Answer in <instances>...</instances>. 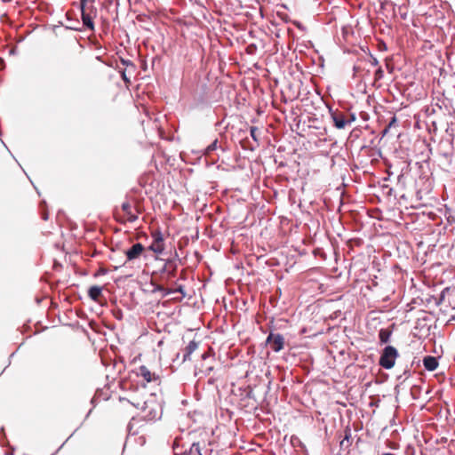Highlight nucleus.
Masks as SVG:
<instances>
[{"instance_id":"nucleus-22","label":"nucleus","mask_w":455,"mask_h":455,"mask_svg":"<svg viewBox=\"0 0 455 455\" xmlns=\"http://www.w3.org/2000/svg\"><path fill=\"white\" fill-rule=\"evenodd\" d=\"M213 371V367L212 366H209V367H206L205 369L204 370H201V372H203L205 376H209L210 373Z\"/></svg>"},{"instance_id":"nucleus-14","label":"nucleus","mask_w":455,"mask_h":455,"mask_svg":"<svg viewBox=\"0 0 455 455\" xmlns=\"http://www.w3.org/2000/svg\"><path fill=\"white\" fill-rule=\"evenodd\" d=\"M391 336V331L387 329H381L379 332V339L381 344L387 343Z\"/></svg>"},{"instance_id":"nucleus-2","label":"nucleus","mask_w":455,"mask_h":455,"mask_svg":"<svg viewBox=\"0 0 455 455\" xmlns=\"http://www.w3.org/2000/svg\"><path fill=\"white\" fill-rule=\"evenodd\" d=\"M399 354L393 346H386L381 351L379 364L384 369L389 370L394 367Z\"/></svg>"},{"instance_id":"nucleus-32","label":"nucleus","mask_w":455,"mask_h":455,"mask_svg":"<svg viewBox=\"0 0 455 455\" xmlns=\"http://www.w3.org/2000/svg\"><path fill=\"white\" fill-rule=\"evenodd\" d=\"M4 3H10L12 0H2Z\"/></svg>"},{"instance_id":"nucleus-16","label":"nucleus","mask_w":455,"mask_h":455,"mask_svg":"<svg viewBox=\"0 0 455 455\" xmlns=\"http://www.w3.org/2000/svg\"><path fill=\"white\" fill-rule=\"evenodd\" d=\"M188 455H202L199 443H192Z\"/></svg>"},{"instance_id":"nucleus-12","label":"nucleus","mask_w":455,"mask_h":455,"mask_svg":"<svg viewBox=\"0 0 455 455\" xmlns=\"http://www.w3.org/2000/svg\"><path fill=\"white\" fill-rule=\"evenodd\" d=\"M101 292H102V288L100 286L94 285V286L90 287V289L88 291V295L93 301H98L99 298L101 295Z\"/></svg>"},{"instance_id":"nucleus-20","label":"nucleus","mask_w":455,"mask_h":455,"mask_svg":"<svg viewBox=\"0 0 455 455\" xmlns=\"http://www.w3.org/2000/svg\"><path fill=\"white\" fill-rule=\"evenodd\" d=\"M257 131H258V128L256 126H251V128H250V134H251V137L252 138V140L254 141H258V138H257V135H256Z\"/></svg>"},{"instance_id":"nucleus-7","label":"nucleus","mask_w":455,"mask_h":455,"mask_svg":"<svg viewBox=\"0 0 455 455\" xmlns=\"http://www.w3.org/2000/svg\"><path fill=\"white\" fill-rule=\"evenodd\" d=\"M137 376L143 378L147 382H151L158 379L155 372H151L148 367L141 365L137 369Z\"/></svg>"},{"instance_id":"nucleus-11","label":"nucleus","mask_w":455,"mask_h":455,"mask_svg":"<svg viewBox=\"0 0 455 455\" xmlns=\"http://www.w3.org/2000/svg\"><path fill=\"white\" fill-rule=\"evenodd\" d=\"M81 10V18H82V20H83V23L84 25L91 29V30H93L94 29V24H93V21L91 18V16L85 12V8L84 9H80Z\"/></svg>"},{"instance_id":"nucleus-27","label":"nucleus","mask_w":455,"mask_h":455,"mask_svg":"<svg viewBox=\"0 0 455 455\" xmlns=\"http://www.w3.org/2000/svg\"><path fill=\"white\" fill-rule=\"evenodd\" d=\"M371 58L372 60H371L372 65L377 66L379 64L378 60L375 57H373V56H371Z\"/></svg>"},{"instance_id":"nucleus-10","label":"nucleus","mask_w":455,"mask_h":455,"mask_svg":"<svg viewBox=\"0 0 455 455\" xmlns=\"http://www.w3.org/2000/svg\"><path fill=\"white\" fill-rule=\"evenodd\" d=\"M122 210L127 215L128 221L134 222L137 220L138 216L132 212V205L128 201L122 204Z\"/></svg>"},{"instance_id":"nucleus-29","label":"nucleus","mask_w":455,"mask_h":455,"mask_svg":"<svg viewBox=\"0 0 455 455\" xmlns=\"http://www.w3.org/2000/svg\"><path fill=\"white\" fill-rule=\"evenodd\" d=\"M122 62L123 64L124 65H132V62L130 60H122Z\"/></svg>"},{"instance_id":"nucleus-18","label":"nucleus","mask_w":455,"mask_h":455,"mask_svg":"<svg viewBox=\"0 0 455 455\" xmlns=\"http://www.w3.org/2000/svg\"><path fill=\"white\" fill-rule=\"evenodd\" d=\"M410 375H411L410 370L409 369H405L402 374L397 376V380H400L401 382H403L405 379H407L410 377Z\"/></svg>"},{"instance_id":"nucleus-15","label":"nucleus","mask_w":455,"mask_h":455,"mask_svg":"<svg viewBox=\"0 0 455 455\" xmlns=\"http://www.w3.org/2000/svg\"><path fill=\"white\" fill-rule=\"evenodd\" d=\"M148 249L156 254H161L164 250V243L153 242Z\"/></svg>"},{"instance_id":"nucleus-26","label":"nucleus","mask_w":455,"mask_h":455,"mask_svg":"<svg viewBox=\"0 0 455 455\" xmlns=\"http://www.w3.org/2000/svg\"><path fill=\"white\" fill-rule=\"evenodd\" d=\"M122 78L125 83H130V79L127 77L124 71L122 72Z\"/></svg>"},{"instance_id":"nucleus-13","label":"nucleus","mask_w":455,"mask_h":455,"mask_svg":"<svg viewBox=\"0 0 455 455\" xmlns=\"http://www.w3.org/2000/svg\"><path fill=\"white\" fill-rule=\"evenodd\" d=\"M218 140H214L205 149H204V156L207 157L212 158V154L214 151H216L220 147L218 146Z\"/></svg>"},{"instance_id":"nucleus-30","label":"nucleus","mask_w":455,"mask_h":455,"mask_svg":"<svg viewBox=\"0 0 455 455\" xmlns=\"http://www.w3.org/2000/svg\"><path fill=\"white\" fill-rule=\"evenodd\" d=\"M43 219H44V220H45L48 219V215H47V213H44V214L43 215Z\"/></svg>"},{"instance_id":"nucleus-25","label":"nucleus","mask_w":455,"mask_h":455,"mask_svg":"<svg viewBox=\"0 0 455 455\" xmlns=\"http://www.w3.org/2000/svg\"><path fill=\"white\" fill-rule=\"evenodd\" d=\"M375 75H376L379 78L382 77L383 70L381 69V68H379L376 70Z\"/></svg>"},{"instance_id":"nucleus-21","label":"nucleus","mask_w":455,"mask_h":455,"mask_svg":"<svg viewBox=\"0 0 455 455\" xmlns=\"http://www.w3.org/2000/svg\"><path fill=\"white\" fill-rule=\"evenodd\" d=\"M172 293L173 292H179L180 293L182 296H185L186 295V292H185V289L182 285H180L178 288H176L175 290L172 291Z\"/></svg>"},{"instance_id":"nucleus-24","label":"nucleus","mask_w":455,"mask_h":455,"mask_svg":"<svg viewBox=\"0 0 455 455\" xmlns=\"http://www.w3.org/2000/svg\"><path fill=\"white\" fill-rule=\"evenodd\" d=\"M88 2H93V0H80V9H84Z\"/></svg>"},{"instance_id":"nucleus-28","label":"nucleus","mask_w":455,"mask_h":455,"mask_svg":"<svg viewBox=\"0 0 455 455\" xmlns=\"http://www.w3.org/2000/svg\"><path fill=\"white\" fill-rule=\"evenodd\" d=\"M389 129H390V128H388V127L387 126V127L383 130V132H382V135H383V136H385V135L388 132V130H389Z\"/></svg>"},{"instance_id":"nucleus-33","label":"nucleus","mask_w":455,"mask_h":455,"mask_svg":"<svg viewBox=\"0 0 455 455\" xmlns=\"http://www.w3.org/2000/svg\"><path fill=\"white\" fill-rule=\"evenodd\" d=\"M206 356H207V355H206V354H204V355H202V358H203V359H205V358H206Z\"/></svg>"},{"instance_id":"nucleus-31","label":"nucleus","mask_w":455,"mask_h":455,"mask_svg":"<svg viewBox=\"0 0 455 455\" xmlns=\"http://www.w3.org/2000/svg\"><path fill=\"white\" fill-rule=\"evenodd\" d=\"M382 455H395V454L390 453V452H387V453H384V454H382Z\"/></svg>"},{"instance_id":"nucleus-19","label":"nucleus","mask_w":455,"mask_h":455,"mask_svg":"<svg viewBox=\"0 0 455 455\" xmlns=\"http://www.w3.org/2000/svg\"><path fill=\"white\" fill-rule=\"evenodd\" d=\"M153 238H154L153 242L164 243L163 235H162V233L160 231H157V232L154 233L153 234Z\"/></svg>"},{"instance_id":"nucleus-1","label":"nucleus","mask_w":455,"mask_h":455,"mask_svg":"<svg viewBox=\"0 0 455 455\" xmlns=\"http://www.w3.org/2000/svg\"><path fill=\"white\" fill-rule=\"evenodd\" d=\"M142 410L145 411V419L147 420H155L162 416V407L157 402L155 395L143 403Z\"/></svg>"},{"instance_id":"nucleus-4","label":"nucleus","mask_w":455,"mask_h":455,"mask_svg":"<svg viewBox=\"0 0 455 455\" xmlns=\"http://www.w3.org/2000/svg\"><path fill=\"white\" fill-rule=\"evenodd\" d=\"M266 343L267 345H269V347H271V349L274 352H279L284 347V338L280 333H273V332H271L267 336V338L266 339Z\"/></svg>"},{"instance_id":"nucleus-8","label":"nucleus","mask_w":455,"mask_h":455,"mask_svg":"<svg viewBox=\"0 0 455 455\" xmlns=\"http://www.w3.org/2000/svg\"><path fill=\"white\" fill-rule=\"evenodd\" d=\"M198 348V343L195 340L190 341L184 349L182 362L190 360V355Z\"/></svg>"},{"instance_id":"nucleus-9","label":"nucleus","mask_w":455,"mask_h":455,"mask_svg":"<svg viewBox=\"0 0 455 455\" xmlns=\"http://www.w3.org/2000/svg\"><path fill=\"white\" fill-rule=\"evenodd\" d=\"M423 364H424L425 369L429 371H433L438 367L437 359L431 355H427V356L424 357Z\"/></svg>"},{"instance_id":"nucleus-3","label":"nucleus","mask_w":455,"mask_h":455,"mask_svg":"<svg viewBox=\"0 0 455 455\" xmlns=\"http://www.w3.org/2000/svg\"><path fill=\"white\" fill-rule=\"evenodd\" d=\"M331 116L337 129H344L347 124H351L355 120V115L352 114L349 116V118H347L342 112L339 111L331 112Z\"/></svg>"},{"instance_id":"nucleus-6","label":"nucleus","mask_w":455,"mask_h":455,"mask_svg":"<svg viewBox=\"0 0 455 455\" xmlns=\"http://www.w3.org/2000/svg\"><path fill=\"white\" fill-rule=\"evenodd\" d=\"M143 251H144V246L141 243H134L130 249H128L125 251V255H126V259H127L126 260L132 261L133 259H138L141 255Z\"/></svg>"},{"instance_id":"nucleus-23","label":"nucleus","mask_w":455,"mask_h":455,"mask_svg":"<svg viewBox=\"0 0 455 455\" xmlns=\"http://www.w3.org/2000/svg\"><path fill=\"white\" fill-rule=\"evenodd\" d=\"M396 124H397V119H396V117H395V116H393V117L391 118V120L389 121V123H388V124H387V127H388V128H391L392 126L396 125Z\"/></svg>"},{"instance_id":"nucleus-17","label":"nucleus","mask_w":455,"mask_h":455,"mask_svg":"<svg viewBox=\"0 0 455 455\" xmlns=\"http://www.w3.org/2000/svg\"><path fill=\"white\" fill-rule=\"evenodd\" d=\"M153 291H162L164 296L172 293L171 290L164 289L162 285L159 284L155 285Z\"/></svg>"},{"instance_id":"nucleus-5","label":"nucleus","mask_w":455,"mask_h":455,"mask_svg":"<svg viewBox=\"0 0 455 455\" xmlns=\"http://www.w3.org/2000/svg\"><path fill=\"white\" fill-rule=\"evenodd\" d=\"M438 152L447 161H451L453 154L452 141L451 140H442L438 145Z\"/></svg>"}]
</instances>
